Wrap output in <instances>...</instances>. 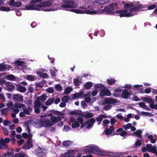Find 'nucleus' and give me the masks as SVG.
I'll use <instances>...</instances> for the list:
<instances>
[{
  "instance_id": "obj_1",
  "label": "nucleus",
  "mask_w": 157,
  "mask_h": 157,
  "mask_svg": "<svg viewBox=\"0 0 157 157\" xmlns=\"http://www.w3.org/2000/svg\"><path fill=\"white\" fill-rule=\"evenodd\" d=\"M52 4V2L49 0L45 1L38 5H29L25 7L28 10H39L41 7L49 6Z\"/></svg>"
},
{
  "instance_id": "obj_2",
  "label": "nucleus",
  "mask_w": 157,
  "mask_h": 157,
  "mask_svg": "<svg viewBox=\"0 0 157 157\" xmlns=\"http://www.w3.org/2000/svg\"><path fill=\"white\" fill-rule=\"evenodd\" d=\"M94 87L97 88H100L101 89L100 93L101 96L103 97L105 96H109L111 95V93L107 89H105V87L103 85L101 84H95Z\"/></svg>"
},
{
  "instance_id": "obj_3",
  "label": "nucleus",
  "mask_w": 157,
  "mask_h": 157,
  "mask_svg": "<svg viewBox=\"0 0 157 157\" xmlns=\"http://www.w3.org/2000/svg\"><path fill=\"white\" fill-rule=\"evenodd\" d=\"M117 5V4L113 3L105 7L104 8L101 10V11H103L106 12V13L109 14H113L114 12L112 10H114L116 8Z\"/></svg>"
},
{
  "instance_id": "obj_4",
  "label": "nucleus",
  "mask_w": 157,
  "mask_h": 157,
  "mask_svg": "<svg viewBox=\"0 0 157 157\" xmlns=\"http://www.w3.org/2000/svg\"><path fill=\"white\" fill-rule=\"evenodd\" d=\"M128 10L125 9L115 11L116 13H119V16L122 17H131L134 15V14L130 12L129 13L127 12Z\"/></svg>"
},
{
  "instance_id": "obj_5",
  "label": "nucleus",
  "mask_w": 157,
  "mask_h": 157,
  "mask_svg": "<svg viewBox=\"0 0 157 157\" xmlns=\"http://www.w3.org/2000/svg\"><path fill=\"white\" fill-rule=\"evenodd\" d=\"M66 1L64 4L62 5L61 6V7L63 8L64 10H65V8H75L77 7L78 5L75 2L67 1V0Z\"/></svg>"
},
{
  "instance_id": "obj_6",
  "label": "nucleus",
  "mask_w": 157,
  "mask_h": 157,
  "mask_svg": "<svg viewBox=\"0 0 157 157\" xmlns=\"http://www.w3.org/2000/svg\"><path fill=\"white\" fill-rule=\"evenodd\" d=\"M32 136V135H30L27 140L26 143H25L23 145L22 147L23 149L25 150H28L30 149L33 146Z\"/></svg>"
},
{
  "instance_id": "obj_7",
  "label": "nucleus",
  "mask_w": 157,
  "mask_h": 157,
  "mask_svg": "<svg viewBox=\"0 0 157 157\" xmlns=\"http://www.w3.org/2000/svg\"><path fill=\"white\" fill-rule=\"evenodd\" d=\"M35 153L36 156L39 157H43L46 156V150L44 148H40L38 147L36 149L35 151Z\"/></svg>"
},
{
  "instance_id": "obj_8",
  "label": "nucleus",
  "mask_w": 157,
  "mask_h": 157,
  "mask_svg": "<svg viewBox=\"0 0 157 157\" xmlns=\"http://www.w3.org/2000/svg\"><path fill=\"white\" fill-rule=\"evenodd\" d=\"M91 153L95 154L102 156L103 151L100 150L98 147L93 145L91 148Z\"/></svg>"
},
{
  "instance_id": "obj_9",
  "label": "nucleus",
  "mask_w": 157,
  "mask_h": 157,
  "mask_svg": "<svg viewBox=\"0 0 157 157\" xmlns=\"http://www.w3.org/2000/svg\"><path fill=\"white\" fill-rule=\"evenodd\" d=\"M132 94L131 91H128L127 89H124L122 91L121 97L124 99H127L130 97L131 94Z\"/></svg>"
},
{
  "instance_id": "obj_10",
  "label": "nucleus",
  "mask_w": 157,
  "mask_h": 157,
  "mask_svg": "<svg viewBox=\"0 0 157 157\" xmlns=\"http://www.w3.org/2000/svg\"><path fill=\"white\" fill-rule=\"evenodd\" d=\"M12 100L15 101L23 102V96L19 94H13L12 96Z\"/></svg>"
},
{
  "instance_id": "obj_11",
  "label": "nucleus",
  "mask_w": 157,
  "mask_h": 157,
  "mask_svg": "<svg viewBox=\"0 0 157 157\" xmlns=\"http://www.w3.org/2000/svg\"><path fill=\"white\" fill-rule=\"evenodd\" d=\"M117 100L116 99L108 98H105L103 102L104 105L108 104H113L117 103Z\"/></svg>"
},
{
  "instance_id": "obj_12",
  "label": "nucleus",
  "mask_w": 157,
  "mask_h": 157,
  "mask_svg": "<svg viewBox=\"0 0 157 157\" xmlns=\"http://www.w3.org/2000/svg\"><path fill=\"white\" fill-rule=\"evenodd\" d=\"M63 118V116L62 117L60 116L56 117L55 116H53L51 117L50 120L51 121L53 124L54 125L55 123H57L59 121H60Z\"/></svg>"
},
{
  "instance_id": "obj_13",
  "label": "nucleus",
  "mask_w": 157,
  "mask_h": 157,
  "mask_svg": "<svg viewBox=\"0 0 157 157\" xmlns=\"http://www.w3.org/2000/svg\"><path fill=\"white\" fill-rule=\"evenodd\" d=\"M8 148V147L7 144L5 143L3 139H1L0 140V149L3 150L4 149H7Z\"/></svg>"
},
{
  "instance_id": "obj_14",
  "label": "nucleus",
  "mask_w": 157,
  "mask_h": 157,
  "mask_svg": "<svg viewBox=\"0 0 157 157\" xmlns=\"http://www.w3.org/2000/svg\"><path fill=\"white\" fill-rule=\"evenodd\" d=\"M42 124H43L44 126L46 127H51L53 125L52 121H50L49 120L46 118L42 120Z\"/></svg>"
},
{
  "instance_id": "obj_15",
  "label": "nucleus",
  "mask_w": 157,
  "mask_h": 157,
  "mask_svg": "<svg viewBox=\"0 0 157 157\" xmlns=\"http://www.w3.org/2000/svg\"><path fill=\"white\" fill-rule=\"evenodd\" d=\"M95 122V120L94 118H91L90 120L89 121V122L87 124V125L86 127V128L87 129H89L92 128L94 124V123Z\"/></svg>"
},
{
  "instance_id": "obj_16",
  "label": "nucleus",
  "mask_w": 157,
  "mask_h": 157,
  "mask_svg": "<svg viewBox=\"0 0 157 157\" xmlns=\"http://www.w3.org/2000/svg\"><path fill=\"white\" fill-rule=\"evenodd\" d=\"M23 111L25 114L27 115H29L30 114V112H32L33 111L32 108L30 106H29L26 108V107L23 108Z\"/></svg>"
},
{
  "instance_id": "obj_17",
  "label": "nucleus",
  "mask_w": 157,
  "mask_h": 157,
  "mask_svg": "<svg viewBox=\"0 0 157 157\" xmlns=\"http://www.w3.org/2000/svg\"><path fill=\"white\" fill-rule=\"evenodd\" d=\"M17 90L21 92L24 93L26 91V89L25 87L18 85L17 86Z\"/></svg>"
},
{
  "instance_id": "obj_18",
  "label": "nucleus",
  "mask_w": 157,
  "mask_h": 157,
  "mask_svg": "<svg viewBox=\"0 0 157 157\" xmlns=\"http://www.w3.org/2000/svg\"><path fill=\"white\" fill-rule=\"evenodd\" d=\"M142 8V5L141 4L133 6L132 8L130 9V12L132 13L133 11H136L139 10Z\"/></svg>"
},
{
  "instance_id": "obj_19",
  "label": "nucleus",
  "mask_w": 157,
  "mask_h": 157,
  "mask_svg": "<svg viewBox=\"0 0 157 157\" xmlns=\"http://www.w3.org/2000/svg\"><path fill=\"white\" fill-rule=\"evenodd\" d=\"M114 130V128L113 126L110 127L109 128H108L105 131V133L106 135H109L111 134Z\"/></svg>"
},
{
  "instance_id": "obj_20",
  "label": "nucleus",
  "mask_w": 157,
  "mask_h": 157,
  "mask_svg": "<svg viewBox=\"0 0 157 157\" xmlns=\"http://www.w3.org/2000/svg\"><path fill=\"white\" fill-rule=\"evenodd\" d=\"M107 116L104 114H100L99 117L96 118V121L98 122V124H101V122L102 121L103 118H106Z\"/></svg>"
},
{
  "instance_id": "obj_21",
  "label": "nucleus",
  "mask_w": 157,
  "mask_h": 157,
  "mask_svg": "<svg viewBox=\"0 0 157 157\" xmlns=\"http://www.w3.org/2000/svg\"><path fill=\"white\" fill-rule=\"evenodd\" d=\"M13 149H11V151L10 152L7 151L6 153H5L2 155V157H12L13 156Z\"/></svg>"
},
{
  "instance_id": "obj_22",
  "label": "nucleus",
  "mask_w": 157,
  "mask_h": 157,
  "mask_svg": "<svg viewBox=\"0 0 157 157\" xmlns=\"http://www.w3.org/2000/svg\"><path fill=\"white\" fill-rule=\"evenodd\" d=\"M142 99L144 101H145L146 103H154V101L151 98L147 97H143L142 98Z\"/></svg>"
},
{
  "instance_id": "obj_23",
  "label": "nucleus",
  "mask_w": 157,
  "mask_h": 157,
  "mask_svg": "<svg viewBox=\"0 0 157 157\" xmlns=\"http://www.w3.org/2000/svg\"><path fill=\"white\" fill-rule=\"evenodd\" d=\"M105 154H102V156H108L110 157H115L116 155L115 154L112 152L105 151H103V152Z\"/></svg>"
},
{
  "instance_id": "obj_24",
  "label": "nucleus",
  "mask_w": 157,
  "mask_h": 157,
  "mask_svg": "<svg viewBox=\"0 0 157 157\" xmlns=\"http://www.w3.org/2000/svg\"><path fill=\"white\" fill-rule=\"evenodd\" d=\"M6 89L8 90L12 91L14 88L15 86L13 84L8 82V83H6Z\"/></svg>"
},
{
  "instance_id": "obj_25",
  "label": "nucleus",
  "mask_w": 157,
  "mask_h": 157,
  "mask_svg": "<svg viewBox=\"0 0 157 157\" xmlns=\"http://www.w3.org/2000/svg\"><path fill=\"white\" fill-rule=\"evenodd\" d=\"M1 113L0 115L2 117L3 115L6 116L8 113V110L7 108H4L0 110Z\"/></svg>"
},
{
  "instance_id": "obj_26",
  "label": "nucleus",
  "mask_w": 157,
  "mask_h": 157,
  "mask_svg": "<svg viewBox=\"0 0 157 157\" xmlns=\"http://www.w3.org/2000/svg\"><path fill=\"white\" fill-rule=\"evenodd\" d=\"M51 112L54 113L55 115L58 116H62V117L63 116V115L65 114L64 113L55 110L54 109H52Z\"/></svg>"
},
{
  "instance_id": "obj_27",
  "label": "nucleus",
  "mask_w": 157,
  "mask_h": 157,
  "mask_svg": "<svg viewBox=\"0 0 157 157\" xmlns=\"http://www.w3.org/2000/svg\"><path fill=\"white\" fill-rule=\"evenodd\" d=\"M14 106L17 108H23H23L25 107V105L21 103L17 102L14 104Z\"/></svg>"
},
{
  "instance_id": "obj_28",
  "label": "nucleus",
  "mask_w": 157,
  "mask_h": 157,
  "mask_svg": "<svg viewBox=\"0 0 157 157\" xmlns=\"http://www.w3.org/2000/svg\"><path fill=\"white\" fill-rule=\"evenodd\" d=\"M75 151L73 150H69L67 152V154L69 155L67 156L65 155L64 156V157H75Z\"/></svg>"
},
{
  "instance_id": "obj_29",
  "label": "nucleus",
  "mask_w": 157,
  "mask_h": 157,
  "mask_svg": "<svg viewBox=\"0 0 157 157\" xmlns=\"http://www.w3.org/2000/svg\"><path fill=\"white\" fill-rule=\"evenodd\" d=\"M93 86V83L91 82H86L84 85V87L86 89H89Z\"/></svg>"
},
{
  "instance_id": "obj_30",
  "label": "nucleus",
  "mask_w": 157,
  "mask_h": 157,
  "mask_svg": "<svg viewBox=\"0 0 157 157\" xmlns=\"http://www.w3.org/2000/svg\"><path fill=\"white\" fill-rule=\"evenodd\" d=\"M55 101V98H51L47 100L45 102V104L48 106L52 104Z\"/></svg>"
},
{
  "instance_id": "obj_31",
  "label": "nucleus",
  "mask_w": 157,
  "mask_h": 157,
  "mask_svg": "<svg viewBox=\"0 0 157 157\" xmlns=\"http://www.w3.org/2000/svg\"><path fill=\"white\" fill-rule=\"evenodd\" d=\"M84 92L83 91H80L79 92L73 95L74 98L76 99L77 98L81 97L82 95Z\"/></svg>"
},
{
  "instance_id": "obj_32",
  "label": "nucleus",
  "mask_w": 157,
  "mask_h": 157,
  "mask_svg": "<svg viewBox=\"0 0 157 157\" xmlns=\"http://www.w3.org/2000/svg\"><path fill=\"white\" fill-rule=\"evenodd\" d=\"M107 81L109 85H112L115 83L116 80L113 78H111L107 79Z\"/></svg>"
},
{
  "instance_id": "obj_33",
  "label": "nucleus",
  "mask_w": 157,
  "mask_h": 157,
  "mask_svg": "<svg viewBox=\"0 0 157 157\" xmlns=\"http://www.w3.org/2000/svg\"><path fill=\"white\" fill-rule=\"evenodd\" d=\"M133 4L131 2L130 3H127L124 5V8L125 9H131L134 6Z\"/></svg>"
},
{
  "instance_id": "obj_34",
  "label": "nucleus",
  "mask_w": 157,
  "mask_h": 157,
  "mask_svg": "<svg viewBox=\"0 0 157 157\" xmlns=\"http://www.w3.org/2000/svg\"><path fill=\"white\" fill-rule=\"evenodd\" d=\"M70 11L77 13L84 14V11L78 9H71Z\"/></svg>"
},
{
  "instance_id": "obj_35",
  "label": "nucleus",
  "mask_w": 157,
  "mask_h": 157,
  "mask_svg": "<svg viewBox=\"0 0 157 157\" xmlns=\"http://www.w3.org/2000/svg\"><path fill=\"white\" fill-rule=\"evenodd\" d=\"M72 90V88L71 87L68 86L65 88L64 93L65 94H68L71 92Z\"/></svg>"
},
{
  "instance_id": "obj_36",
  "label": "nucleus",
  "mask_w": 157,
  "mask_h": 157,
  "mask_svg": "<svg viewBox=\"0 0 157 157\" xmlns=\"http://www.w3.org/2000/svg\"><path fill=\"white\" fill-rule=\"evenodd\" d=\"M71 142L69 140L63 141L62 144L64 147H67L71 144Z\"/></svg>"
},
{
  "instance_id": "obj_37",
  "label": "nucleus",
  "mask_w": 157,
  "mask_h": 157,
  "mask_svg": "<svg viewBox=\"0 0 157 157\" xmlns=\"http://www.w3.org/2000/svg\"><path fill=\"white\" fill-rule=\"evenodd\" d=\"M91 148H92V146H86L85 147V151H84L86 153L90 154L91 153Z\"/></svg>"
},
{
  "instance_id": "obj_38",
  "label": "nucleus",
  "mask_w": 157,
  "mask_h": 157,
  "mask_svg": "<svg viewBox=\"0 0 157 157\" xmlns=\"http://www.w3.org/2000/svg\"><path fill=\"white\" fill-rule=\"evenodd\" d=\"M6 78L8 80H14L15 79V77L13 75L10 74L6 75Z\"/></svg>"
},
{
  "instance_id": "obj_39",
  "label": "nucleus",
  "mask_w": 157,
  "mask_h": 157,
  "mask_svg": "<svg viewBox=\"0 0 157 157\" xmlns=\"http://www.w3.org/2000/svg\"><path fill=\"white\" fill-rule=\"evenodd\" d=\"M47 97L45 94H43L41 96L39 97L38 98V99L44 101L46 99Z\"/></svg>"
},
{
  "instance_id": "obj_40",
  "label": "nucleus",
  "mask_w": 157,
  "mask_h": 157,
  "mask_svg": "<svg viewBox=\"0 0 157 157\" xmlns=\"http://www.w3.org/2000/svg\"><path fill=\"white\" fill-rule=\"evenodd\" d=\"M11 10L10 8L4 6H1L0 7V10L1 11L8 12Z\"/></svg>"
},
{
  "instance_id": "obj_41",
  "label": "nucleus",
  "mask_w": 157,
  "mask_h": 157,
  "mask_svg": "<svg viewBox=\"0 0 157 157\" xmlns=\"http://www.w3.org/2000/svg\"><path fill=\"white\" fill-rule=\"evenodd\" d=\"M114 134L115 135H120L121 136H124L128 134V133L126 131L124 130L122 131L121 133H120L118 132H115Z\"/></svg>"
},
{
  "instance_id": "obj_42",
  "label": "nucleus",
  "mask_w": 157,
  "mask_h": 157,
  "mask_svg": "<svg viewBox=\"0 0 157 157\" xmlns=\"http://www.w3.org/2000/svg\"><path fill=\"white\" fill-rule=\"evenodd\" d=\"M142 131L140 130H137L136 132H134V134L138 138H141L142 136L141 135Z\"/></svg>"
},
{
  "instance_id": "obj_43",
  "label": "nucleus",
  "mask_w": 157,
  "mask_h": 157,
  "mask_svg": "<svg viewBox=\"0 0 157 157\" xmlns=\"http://www.w3.org/2000/svg\"><path fill=\"white\" fill-rule=\"evenodd\" d=\"M70 100V98L67 96H65L62 97L61 100L62 101H64L65 103L68 102Z\"/></svg>"
},
{
  "instance_id": "obj_44",
  "label": "nucleus",
  "mask_w": 157,
  "mask_h": 157,
  "mask_svg": "<svg viewBox=\"0 0 157 157\" xmlns=\"http://www.w3.org/2000/svg\"><path fill=\"white\" fill-rule=\"evenodd\" d=\"M97 13L95 11H91L89 10H85L84 11V13L90 14H94Z\"/></svg>"
},
{
  "instance_id": "obj_45",
  "label": "nucleus",
  "mask_w": 157,
  "mask_h": 157,
  "mask_svg": "<svg viewBox=\"0 0 157 157\" xmlns=\"http://www.w3.org/2000/svg\"><path fill=\"white\" fill-rule=\"evenodd\" d=\"M147 138L150 140L151 143L154 144L155 143L156 140L153 139V136L152 135H149L147 136Z\"/></svg>"
},
{
  "instance_id": "obj_46",
  "label": "nucleus",
  "mask_w": 157,
  "mask_h": 157,
  "mask_svg": "<svg viewBox=\"0 0 157 157\" xmlns=\"http://www.w3.org/2000/svg\"><path fill=\"white\" fill-rule=\"evenodd\" d=\"M6 65L3 63L0 64V71H2L6 70Z\"/></svg>"
},
{
  "instance_id": "obj_47",
  "label": "nucleus",
  "mask_w": 157,
  "mask_h": 157,
  "mask_svg": "<svg viewBox=\"0 0 157 157\" xmlns=\"http://www.w3.org/2000/svg\"><path fill=\"white\" fill-rule=\"evenodd\" d=\"M41 102L39 100H36L35 101L34 106L41 107Z\"/></svg>"
},
{
  "instance_id": "obj_48",
  "label": "nucleus",
  "mask_w": 157,
  "mask_h": 157,
  "mask_svg": "<svg viewBox=\"0 0 157 157\" xmlns=\"http://www.w3.org/2000/svg\"><path fill=\"white\" fill-rule=\"evenodd\" d=\"M132 127V124L131 123H128L126 125H123V127L125 130H127L128 129Z\"/></svg>"
},
{
  "instance_id": "obj_49",
  "label": "nucleus",
  "mask_w": 157,
  "mask_h": 157,
  "mask_svg": "<svg viewBox=\"0 0 157 157\" xmlns=\"http://www.w3.org/2000/svg\"><path fill=\"white\" fill-rule=\"evenodd\" d=\"M93 114L89 112H88L86 114H85L84 118H91L93 117Z\"/></svg>"
},
{
  "instance_id": "obj_50",
  "label": "nucleus",
  "mask_w": 157,
  "mask_h": 157,
  "mask_svg": "<svg viewBox=\"0 0 157 157\" xmlns=\"http://www.w3.org/2000/svg\"><path fill=\"white\" fill-rule=\"evenodd\" d=\"M80 124L78 121L72 123L71 124V126L72 128H75L77 127H78Z\"/></svg>"
},
{
  "instance_id": "obj_51",
  "label": "nucleus",
  "mask_w": 157,
  "mask_h": 157,
  "mask_svg": "<svg viewBox=\"0 0 157 157\" xmlns=\"http://www.w3.org/2000/svg\"><path fill=\"white\" fill-rule=\"evenodd\" d=\"M70 115H74L76 117H78V113L77 112V110H74L73 111H71L69 113Z\"/></svg>"
},
{
  "instance_id": "obj_52",
  "label": "nucleus",
  "mask_w": 157,
  "mask_h": 157,
  "mask_svg": "<svg viewBox=\"0 0 157 157\" xmlns=\"http://www.w3.org/2000/svg\"><path fill=\"white\" fill-rule=\"evenodd\" d=\"M143 86L142 85H135L134 86V87L136 89V90H141V93H143V91L142 90L143 89V88H139V87H142Z\"/></svg>"
},
{
  "instance_id": "obj_53",
  "label": "nucleus",
  "mask_w": 157,
  "mask_h": 157,
  "mask_svg": "<svg viewBox=\"0 0 157 157\" xmlns=\"http://www.w3.org/2000/svg\"><path fill=\"white\" fill-rule=\"evenodd\" d=\"M79 82V80L78 78H75L74 79L73 82L75 86H79L80 85Z\"/></svg>"
},
{
  "instance_id": "obj_54",
  "label": "nucleus",
  "mask_w": 157,
  "mask_h": 157,
  "mask_svg": "<svg viewBox=\"0 0 157 157\" xmlns=\"http://www.w3.org/2000/svg\"><path fill=\"white\" fill-rule=\"evenodd\" d=\"M15 157H25V155L23 152H21L20 153L18 154H15Z\"/></svg>"
},
{
  "instance_id": "obj_55",
  "label": "nucleus",
  "mask_w": 157,
  "mask_h": 157,
  "mask_svg": "<svg viewBox=\"0 0 157 157\" xmlns=\"http://www.w3.org/2000/svg\"><path fill=\"white\" fill-rule=\"evenodd\" d=\"M35 108L34 111L36 113H40V107H39L38 106L35 107L34 106Z\"/></svg>"
},
{
  "instance_id": "obj_56",
  "label": "nucleus",
  "mask_w": 157,
  "mask_h": 157,
  "mask_svg": "<svg viewBox=\"0 0 157 157\" xmlns=\"http://www.w3.org/2000/svg\"><path fill=\"white\" fill-rule=\"evenodd\" d=\"M55 88L57 91H61L62 90V87L59 84H57L56 85Z\"/></svg>"
},
{
  "instance_id": "obj_57",
  "label": "nucleus",
  "mask_w": 157,
  "mask_h": 157,
  "mask_svg": "<svg viewBox=\"0 0 157 157\" xmlns=\"http://www.w3.org/2000/svg\"><path fill=\"white\" fill-rule=\"evenodd\" d=\"M108 0H98V3L100 5H103L107 2Z\"/></svg>"
},
{
  "instance_id": "obj_58",
  "label": "nucleus",
  "mask_w": 157,
  "mask_h": 157,
  "mask_svg": "<svg viewBox=\"0 0 157 157\" xmlns=\"http://www.w3.org/2000/svg\"><path fill=\"white\" fill-rule=\"evenodd\" d=\"M112 105H107L104 107L103 109L105 110H107L110 109L112 108Z\"/></svg>"
},
{
  "instance_id": "obj_59",
  "label": "nucleus",
  "mask_w": 157,
  "mask_h": 157,
  "mask_svg": "<svg viewBox=\"0 0 157 157\" xmlns=\"http://www.w3.org/2000/svg\"><path fill=\"white\" fill-rule=\"evenodd\" d=\"M27 79L28 80H29V81H34L35 80V78H34V77L31 75H28L27 76Z\"/></svg>"
},
{
  "instance_id": "obj_60",
  "label": "nucleus",
  "mask_w": 157,
  "mask_h": 157,
  "mask_svg": "<svg viewBox=\"0 0 157 157\" xmlns=\"http://www.w3.org/2000/svg\"><path fill=\"white\" fill-rule=\"evenodd\" d=\"M152 147L151 144H147L146 145V148H147V151L149 152V151L151 150Z\"/></svg>"
},
{
  "instance_id": "obj_61",
  "label": "nucleus",
  "mask_w": 157,
  "mask_h": 157,
  "mask_svg": "<svg viewBox=\"0 0 157 157\" xmlns=\"http://www.w3.org/2000/svg\"><path fill=\"white\" fill-rule=\"evenodd\" d=\"M25 140L23 139H21L17 141V144L19 146L21 145L24 142Z\"/></svg>"
},
{
  "instance_id": "obj_62",
  "label": "nucleus",
  "mask_w": 157,
  "mask_h": 157,
  "mask_svg": "<svg viewBox=\"0 0 157 157\" xmlns=\"http://www.w3.org/2000/svg\"><path fill=\"white\" fill-rule=\"evenodd\" d=\"M141 141V140H139L137 139V141L136 142L135 145L136 146H140L142 144Z\"/></svg>"
},
{
  "instance_id": "obj_63",
  "label": "nucleus",
  "mask_w": 157,
  "mask_h": 157,
  "mask_svg": "<svg viewBox=\"0 0 157 157\" xmlns=\"http://www.w3.org/2000/svg\"><path fill=\"white\" fill-rule=\"evenodd\" d=\"M117 121V120L115 118H112L110 120L111 124L112 126Z\"/></svg>"
},
{
  "instance_id": "obj_64",
  "label": "nucleus",
  "mask_w": 157,
  "mask_h": 157,
  "mask_svg": "<svg viewBox=\"0 0 157 157\" xmlns=\"http://www.w3.org/2000/svg\"><path fill=\"white\" fill-rule=\"evenodd\" d=\"M47 92L48 93H52L54 92V90L52 87H49L47 89Z\"/></svg>"
}]
</instances>
